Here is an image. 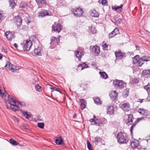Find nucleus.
Instances as JSON below:
<instances>
[{"label":"nucleus","mask_w":150,"mask_h":150,"mask_svg":"<svg viewBox=\"0 0 150 150\" xmlns=\"http://www.w3.org/2000/svg\"><path fill=\"white\" fill-rule=\"evenodd\" d=\"M8 100L6 101V103L10 105L11 106L9 108L13 111L16 112L19 110L20 108L18 105H16V103H18L19 105H20L21 107H23L25 106V104L24 102H21L18 100H14L13 98V97H11L9 95L8 96Z\"/></svg>","instance_id":"1"},{"label":"nucleus","mask_w":150,"mask_h":150,"mask_svg":"<svg viewBox=\"0 0 150 150\" xmlns=\"http://www.w3.org/2000/svg\"><path fill=\"white\" fill-rule=\"evenodd\" d=\"M133 62L137 66L141 67L144 64L143 62H148L150 61V57L143 56L141 58L138 55L135 56L133 58Z\"/></svg>","instance_id":"2"},{"label":"nucleus","mask_w":150,"mask_h":150,"mask_svg":"<svg viewBox=\"0 0 150 150\" xmlns=\"http://www.w3.org/2000/svg\"><path fill=\"white\" fill-rule=\"evenodd\" d=\"M117 142L120 144L125 143L128 141L126 134L121 132L117 133Z\"/></svg>","instance_id":"3"},{"label":"nucleus","mask_w":150,"mask_h":150,"mask_svg":"<svg viewBox=\"0 0 150 150\" xmlns=\"http://www.w3.org/2000/svg\"><path fill=\"white\" fill-rule=\"evenodd\" d=\"M72 13L75 16L80 17L82 16L83 11L80 8H76L71 10Z\"/></svg>","instance_id":"4"},{"label":"nucleus","mask_w":150,"mask_h":150,"mask_svg":"<svg viewBox=\"0 0 150 150\" xmlns=\"http://www.w3.org/2000/svg\"><path fill=\"white\" fill-rule=\"evenodd\" d=\"M22 47L25 51H29L32 45V43L30 40L27 39L25 44H22Z\"/></svg>","instance_id":"5"},{"label":"nucleus","mask_w":150,"mask_h":150,"mask_svg":"<svg viewBox=\"0 0 150 150\" xmlns=\"http://www.w3.org/2000/svg\"><path fill=\"white\" fill-rule=\"evenodd\" d=\"M113 84L119 88H122L126 87V83L123 81L116 79L113 81Z\"/></svg>","instance_id":"6"},{"label":"nucleus","mask_w":150,"mask_h":150,"mask_svg":"<svg viewBox=\"0 0 150 150\" xmlns=\"http://www.w3.org/2000/svg\"><path fill=\"white\" fill-rule=\"evenodd\" d=\"M4 67L6 70L8 69L11 70L12 72L18 69L16 68L17 67L16 66L11 64L9 61L7 62Z\"/></svg>","instance_id":"7"},{"label":"nucleus","mask_w":150,"mask_h":150,"mask_svg":"<svg viewBox=\"0 0 150 150\" xmlns=\"http://www.w3.org/2000/svg\"><path fill=\"white\" fill-rule=\"evenodd\" d=\"M5 34L8 41H11L13 39H14L15 37L14 31H7L5 33Z\"/></svg>","instance_id":"8"},{"label":"nucleus","mask_w":150,"mask_h":150,"mask_svg":"<svg viewBox=\"0 0 150 150\" xmlns=\"http://www.w3.org/2000/svg\"><path fill=\"white\" fill-rule=\"evenodd\" d=\"M14 23L17 25L18 28H20L22 24V19L19 15L15 16L14 19Z\"/></svg>","instance_id":"9"},{"label":"nucleus","mask_w":150,"mask_h":150,"mask_svg":"<svg viewBox=\"0 0 150 150\" xmlns=\"http://www.w3.org/2000/svg\"><path fill=\"white\" fill-rule=\"evenodd\" d=\"M62 28L61 25L58 23L55 25H53L52 26V31H54L58 33H59Z\"/></svg>","instance_id":"10"},{"label":"nucleus","mask_w":150,"mask_h":150,"mask_svg":"<svg viewBox=\"0 0 150 150\" xmlns=\"http://www.w3.org/2000/svg\"><path fill=\"white\" fill-rule=\"evenodd\" d=\"M116 57L117 59H122L125 55V54L122 53L121 51H118L115 52Z\"/></svg>","instance_id":"11"},{"label":"nucleus","mask_w":150,"mask_h":150,"mask_svg":"<svg viewBox=\"0 0 150 150\" xmlns=\"http://www.w3.org/2000/svg\"><path fill=\"white\" fill-rule=\"evenodd\" d=\"M139 145V142L137 140L135 139L131 142V146L132 148H137L138 146Z\"/></svg>","instance_id":"12"},{"label":"nucleus","mask_w":150,"mask_h":150,"mask_svg":"<svg viewBox=\"0 0 150 150\" xmlns=\"http://www.w3.org/2000/svg\"><path fill=\"white\" fill-rule=\"evenodd\" d=\"M42 47H38L37 48H35L34 50V53L36 56H41V50Z\"/></svg>","instance_id":"13"},{"label":"nucleus","mask_w":150,"mask_h":150,"mask_svg":"<svg viewBox=\"0 0 150 150\" xmlns=\"http://www.w3.org/2000/svg\"><path fill=\"white\" fill-rule=\"evenodd\" d=\"M123 110L125 111H129L130 109V105L129 103H125L122 105Z\"/></svg>","instance_id":"14"},{"label":"nucleus","mask_w":150,"mask_h":150,"mask_svg":"<svg viewBox=\"0 0 150 150\" xmlns=\"http://www.w3.org/2000/svg\"><path fill=\"white\" fill-rule=\"evenodd\" d=\"M87 65L85 63L79 64L78 66L77 70L78 71H81L83 69L88 68Z\"/></svg>","instance_id":"15"},{"label":"nucleus","mask_w":150,"mask_h":150,"mask_svg":"<svg viewBox=\"0 0 150 150\" xmlns=\"http://www.w3.org/2000/svg\"><path fill=\"white\" fill-rule=\"evenodd\" d=\"M117 95V93L115 91H111L110 94V97L113 100L116 99Z\"/></svg>","instance_id":"16"},{"label":"nucleus","mask_w":150,"mask_h":150,"mask_svg":"<svg viewBox=\"0 0 150 150\" xmlns=\"http://www.w3.org/2000/svg\"><path fill=\"white\" fill-rule=\"evenodd\" d=\"M75 55L76 57L79 60L82 56L83 55V51L80 52V50L76 51L74 52Z\"/></svg>","instance_id":"17"},{"label":"nucleus","mask_w":150,"mask_h":150,"mask_svg":"<svg viewBox=\"0 0 150 150\" xmlns=\"http://www.w3.org/2000/svg\"><path fill=\"white\" fill-rule=\"evenodd\" d=\"M138 112L141 115H146L148 114V111L143 108H140L138 110Z\"/></svg>","instance_id":"18"},{"label":"nucleus","mask_w":150,"mask_h":150,"mask_svg":"<svg viewBox=\"0 0 150 150\" xmlns=\"http://www.w3.org/2000/svg\"><path fill=\"white\" fill-rule=\"evenodd\" d=\"M90 13L91 16L95 17H98L99 16L98 13L95 10H92L90 11Z\"/></svg>","instance_id":"19"},{"label":"nucleus","mask_w":150,"mask_h":150,"mask_svg":"<svg viewBox=\"0 0 150 150\" xmlns=\"http://www.w3.org/2000/svg\"><path fill=\"white\" fill-rule=\"evenodd\" d=\"M92 51L96 54L98 55L100 52V48L97 45L95 46L92 48Z\"/></svg>","instance_id":"20"},{"label":"nucleus","mask_w":150,"mask_h":150,"mask_svg":"<svg viewBox=\"0 0 150 150\" xmlns=\"http://www.w3.org/2000/svg\"><path fill=\"white\" fill-rule=\"evenodd\" d=\"M114 112L113 107L108 106L107 108V113L109 115H112Z\"/></svg>","instance_id":"21"},{"label":"nucleus","mask_w":150,"mask_h":150,"mask_svg":"<svg viewBox=\"0 0 150 150\" xmlns=\"http://www.w3.org/2000/svg\"><path fill=\"white\" fill-rule=\"evenodd\" d=\"M142 75L148 77L150 76V69L145 70L143 71Z\"/></svg>","instance_id":"22"},{"label":"nucleus","mask_w":150,"mask_h":150,"mask_svg":"<svg viewBox=\"0 0 150 150\" xmlns=\"http://www.w3.org/2000/svg\"><path fill=\"white\" fill-rule=\"evenodd\" d=\"M49 13L47 12H44L42 11H41L38 13V16L39 17H43L45 16H49Z\"/></svg>","instance_id":"23"},{"label":"nucleus","mask_w":150,"mask_h":150,"mask_svg":"<svg viewBox=\"0 0 150 150\" xmlns=\"http://www.w3.org/2000/svg\"><path fill=\"white\" fill-rule=\"evenodd\" d=\"M80 102L81 103V108L82 110H83L86 108V103L85 100L84 99L81 100Z\"/></svg>","instance_id":"24"},{"label":"nucleus","mask_w":150,"mask_h":150,"mask_svg":"<svg viewBox=\"0 0 150 150\" xmlns=\"http://www.w3.org/2000/svg\"><path fill=\"white\" fill-rule=\"evenodd\" d=\"M10 6L11 8H13L16 5V3L15 2V0H8Z\"/></svg>","instance_id":"25"},{"label":"nucleus","mask_w":150,"mask_h":150,"mask_svg":"<svg viewBox=\"0 0 150 150\" xmlns=\"http://www.w3.org/2000/svg\"><path fill=\"white\" fill-rule=\"evenodd\" d=\"M99 74L100 76L104 79H107L108 77V75L105 72L100 71L99 72Z\"/></svg>","instance_id":"26"},{"label":"nucleus","mask_w":150,"mask_h":150,"mask_svg":"<svg viewBox=\"0 0 150 150\" xmlns=\"http://www.w3.org/2000/svg\"><path fill=\"white\" fill-rule=\"evenodd\" d=\"M63 142V140L61 138H57L55 140V143L57 144L61 145Z\"/></svg>","instance_id":"27"},{"label":"nucleus","mask_w":150,"mask_h":150,"mask_svg":"<svg viewBox=\"0 0 150 150\" xmlns=\"http://www.w3.org/2000/svg\"><path fill=\"white\" fill-rule=\"evenodd\" d=\"M22 115L25 117L26 118L28 119L30 117L31 115L30 114H28L27 112H22Z\"/></svg>","instance_id":"28"},{"label":"nucleus","mask_w":150,"mask_h":150,"mask_svg":"<svg viewBox=\"0 0 150 150\" xmlns=\"http://www.w3.org/2000/svg\"><path fill=\"white\" fill-rule=\"evenodd\" d=\"M51 86V87L50 88L51 90V92H53L54 91H57L58 92H59L60 93H62L60 91V89H59L57 88V87H53L52 86V85H50Z\"/></svg>","instance_id":"29"},{"label":"nucleus","mask_w":150,"mask_h":150,"mask_svg":"<svg viewBox=\"0 0 150 150\" xmlns=\"http://www.w3.org/2000/svg\"><path fill=\"white\" fill-rule=\"evenodd\" d=\"M32 121L34 122H37V121H42L43 120L42 118H41V117L39 115L36 118L35 117L34 118V120Z\"/></svg>","instance_id":"30"},{"label":"nucleus","mask_w":150,"mask_h":150,"mask_svg":"<svg viewBox=\"0 0 150 150\" xmlns=\"http://www.w3.org/2000/svg\"><path fill=\"white\" fill-rule=\"evenodd\" d=\"M101 140L102 139L100 137H95L94 139V142L96 144H97V143L100 142Z\"/></svg>","instance_id":"31"},{"label":"nucleus","mask_w":150,"mask_h":150,"mask_svg":"<svg viewBox=\"0 0 150 150\" xmlns=\"http://www.w3.org/2000/svg\"><path fill=\"white\" fill-rule=\"evenodd\" d=\"M10 143L13 145H17L19 144V143L16 141L12 139H10Z\"/></svg>","instance_id":"32"},{"label":"nucleus","mask_w":150,"mask_h":150,"mask_svg":"<svg viewBox=\"0 0 150 150\" xmlns=\"http://www.w3.org/2000/svg\"><path fill=\"white\" fill-rule=\"evenodd\" d=\"M122 6L123 5L122 4H121L120 6H117L114 7H112V9H114L115 11L120 10V11H122Z\"/></svg>","instance_id":"33"},{"label":"nucleus","mask_w":150,"mask_h":150,"mask_svg":"<svg viewBox=\"0 0 150 150\" xmlns=\"http://www.w3.org/2000/svg\"><path fill=\"white\" fill-rule=\"evenodd\" d=\"M94 100L95 103L97 105H100L101 104V101L98 98H94Z\"/></svg>","instance_id":"34"},{"label":"nucleus","mask_w":150,"mask_h":150,"mask_svg":"<svg viewBox=\"0 0 150 150\" xmlns=\"http://www.w3.org/2000/svg\"><path fill=\"white\" fill-rule=\"evenodd\" d=\"M50 40V44L52 45L55 44L56 40V38L55 37L53 36H52Z\"/></svg>","instance_id":"35"},{"label":"nucleus","mask_w":150,"mask_h":150,"mask_svg":"<svg viewBox=\"0 0 150 150\" xmlns=\"http://www.w3.org/2000/svg\"><path fill=\"white\" fill-rule=\"evenodd\" d=\"M134 118L132 115L130 114L128 116V122H133Z\"/></svg>","instance_id":"36"},{"label":"nucleus","mask_w":150,"mask_h":150,"mask_svg":"<svg viewBox=\"0 0 150 150\" xmlns=\"http://www.w3.org/2000/svg\"><path fill=\"white\" fill-rule=\"evenodd\" d=\"M144 89L146 90L148 93L150 92V84L148 83L147 85L145 86L144 87Z\"/></svg>","instance_id":"37"},{"label":"nucleus","mask_w":150,"mask_h":150,"mask_svg":"<svg viewBox=\"0 0 150 150\" xmlns=\"http://www.w3.org/2000/svg\"><path fill=\"white\" fill-rule=\"evenodd\" d=\"M38 127L41 129H43L44 128V122H38Z\"/></svg>","instance_id":"38"},{"label":"nucleus","mask_w":150,"mask_h":150,"mask_svg":"<svg viewBox=\"0 0 150 150\" xmlns=\"http://www.w3.org/2000/svg\"><path fill=\"white\" fill-rule=\"evenodd\" d=\"M87 147L89 150H93L91 145V144L90 142L88 140H87Z\"/></svg>","instance_id":"39"},{"label":"nucleus","mask_w":150,"mask_h":150,"mask_svg":"<svg viewBox=\"0 0 150 150\" xmlns=\"http://www.w3.org/2000/svg\"><path fill=\"white\" fill-rule=\"evenodd\" d=\"M90 31L93 34L95 33H96V30L94 27L91 26V28Z\"/></svg>","instance_id":"40"},{"label":"nucleus","mask_w":150,"mask_h":150,"mask_svg":"<svg viewBox=\"0 0 150 150\" xmlns=\"http://www.w3.org/2000/svg\"><path fill=\"white\" fill-rule=\"evenodd\" d=\"M113 31L114 32V35H116L119 32L118 28H116Z\"/></svg>","instance_id":"41"},{"label":"nucleus","mask_w":150,"mask_h":150,"mask_svg":"<svg viewBox=\"0 0 150 150\" xmlns=\"http://www.w3.org/2000/svg\"><path fill=\"white\" fill-rule=\"evenodd\" d=\"M97 120V119H96V116H94L93 117V118H92V119H91L89 120V121L90 122H95Z\"/></svg>","instance_id":"42"},{"label":"nucleus","mask_w":150,"mask_h":150,"mask_svg":"<svg viewBox=\"0 0 150 150\" xmlns=\"http://www.w3.org/2000/svg\"><path fill=\"white\" fill-rule=\"evenodd\" d=\"M121 19L120 18H119L116 21L115 23L117 25H119L121 24Z\"/></svg>","instance_id":"43"},{"label":"nucleus","mask_w":150,"mask_h":150,"mask_svg":"<svg viewBox=\"0 0 150 150\" xmlns=\"http://www.w3.org/2000/svg\"><path fill=\"white\" fill-rule=\"evenodd\" d=\"M115 35H114V32L112 31L109 34V37L110 38H112Z\"/></svg>","instance_id":"44"},{"label":"nucleus","mask_w":150,"mask_h":150,"mask_svg":"<svg viewBox=\"0 0 150 150\" xmlns=\"http://www.w3.org/2000/svg\"><path fill=\"white\" fill-rule=\"evenodd\" d=\"M102 46L103 47V48L104 49V50H107L108 48V45L106 44H104Z\"/></svg>","instance_id":"45"},{"label":"nucleus","mask_w":150,"mask_h":150,"mask_svg":"<svg viewBox=\"0 0 150 150\" xmlns=\"http://www.w3.org/2000/svg\"><path fill=\"white\" fill-rule=\"evenodd\" d=\"M41 88V87L38 84L35 86V89L36 90L38 91H39V89Z\"/></svg>","instance_id":"46"},{"label":"nucleus","mask_w":150,"mask_h":150,"mask_svg":"<svg viewBox=\"0 0 150 150\" xmlns=\"http://www.w3.org/2000/svg\"><path fill=\"white\" fill-rule=\"evenodd\" d=\"M136 126V124H133L132 125V126L131 127V129H130V132H131V133H132V130L133 129V128L135 127Z\"/></svg>","instance_id":"47"},{"label":"nucleus","mask_w":150,"mask_h":150,"mask_svg":"<svg viewBox=\"0 0 150 150\" xmlns=\"http://www.w3.org/2000/svg\"><path fill=\"white\" fill-rule=\"evenodd\" d=\"M59 37H58L57 38H56V42L55 44L56 45V44H57V45H58L59 43Z\"/></svg>","instance_id":"48"},{"label":"nucleus","mask_w":150,"mask_h":150,"mask_svg":"<svg viewBox=\"0 0 150 150\" xmlns=\"http://www.w3.org/2000/svg\"><path fill=\"white\" fill-rule=\"evenodd\" d=\"M144 117H140L138 118L137 119V122H138L140 121H144Z\"/></svg>","instance_id":"49"},{"label":"nucleus","mask_w":150,"mask_h":150,"mask_svg":"<svg viewBox=\"0 0 150 150\" xmlns=\"http://www.w3.org/2000/svg\"><path fill=\"white\" fill-rule=\"evenodd\" d=\"M28 28V26L24 25L22 26V29L23 30H25Z\"/></svg>","instance_id":"50"},{"label":"nucleus","mask_w":150,"mask_h":150,"mask_svg":"<svg viewBox=\"0 0 150 150\" xmlns=\"http://www.w3.org/2000/svg\"><path fill=\"white\" fill-rule=\"evenodd\" d=\"M107 1L105 0H103L101 1V4L103 5H105L107 4Z\"/></svg>","instance_id":"51"},{"label":"nucleus","mask_w":150,"mask_h":150,"mask_svg":"<svg viewBox=\"0 0 150 150\" xmlns=\"http://www.w3.org/2000/svg\"><path fill=\"white\" fill-rule=\"evenodd\" d=\"M1 51L3 52H4L6 53H7V50L6 49H2Z\"/></svg>","instance_id":"52"},{"label":"nucleus","mask_w":150,"mask_h":150,"mask_svg":"<svg viewBox=\"0 0 150 150\" xmlns=\"http://www.w3.org/2000/svg\"><path fill=\"white\" fill-rule=\"evenodd\" d=\"M14 47L16 49H17L18 50H19V49H18V45L16 43H14Z\"/></svg>","instance_id":"53"},{"label":"nucleus","mask_w":150,"mask_h":150,"mask_svg":"<svg viewBox=\"0 0 150 150\" xmlns=\"http://www.w3.org/2000/svg\"><path fill=\"white\" fill-rule=\"evenodd\" d=\"M38 4H42V1H41V0H35Z\"/></svg>","instance_id":"54"},{"label":"nucleus","mask_w":150,"mask_h":150,"mask_svg":"<svg viewBox=\"0 0 150 150\" xmlns=\"http://www.w3.org/2000/svg\"><path fill=\"white\" fill-rule=\"evenodd\" d=\"M93 124H91V125H97V126H99V123H97V122H93Z\"/></svg>","instance_id":"55"},{"label":"nucleus","mask_w":150,"mask_h":150,"mask_svg":"<svg viewBox=\"0 0 150 150\" xmlns=\"http://www.w3.org/2000/svg\"><path fill=\"white\" fill-rule=\"evenodd\" d=\"M146 100L148 101H150V93L148 95Z\"/></svg>","instance_id":"56"},{"label":"nucleus","mask_w":150,"mask_h":150,"mask_svg":"<svg viewBox=\"0 0 150 150\" xmlns=\"http://www.w3.org/2000/svg\"><path fill=\"white\" fill-rule=\"evenodd\" d=\"M14 119H13V120L15 122H18V121H19L18 120V119L16 118V117H14Z\"/></svg>","instance_id":"57"},{"label":"nucleus","mask_w":150,"mask_h":150,"mask_svg":"<svg viewBox=\"0 0 150 150\" xmlns=\"http://www.w3.org/2000/svg\"><path fill=\"white\" fill-rule=\"evenodd\" d=\"M41 1H43V2H42V4H46V3L45 2V0H41Z\"/></svg>","instance_id":"58"},{"label":"nucleus","mask_w":150,"mask_h":150,"mask_svg":"<svg viewBox=\"0 0 150 150\" xmlns=\"http://www.w3.org/2000/svg\"><path fill=\"white\" fill-rule=\"evenodd\" d=\"M2 16V13H1V12L0 11V20L1 19Z\"/></svg>","instance_id":"59"},{"label":"nucleus","mask_w":150,"mask_h":150,"mask_svg":"<svg viewBox=\"0 0 150 150\" xmlns=\"http://www.w3.org/2000/svg\"><path fill=\"white\" fill-rule=\"evenodd\" d=\"M3 55L2 54H0V59H1L2 58Z\"/></svg>","instance_id":"60"},{"label":"nucleus","mask_w":150,"mask_h":150,"mask_svg":"<svg viewBox=\"0 0 150 150\" xmlns=\"http://www.w3.org/2000/svg\"><path fill=\"white\" fill-rule=\"evenodd\" d=\"M30 22V21H28L27 22V24L28 25H29V23Z\"/></svg>","instance_id":"61"},{"label":"nucleus","mask_w":150,"mask_h":150,"mask_svg":"<svg viewBox=\"0 0 150 150\" xmlns=\"http://www.w3.org/2000/svg\"><path fill=\"white\" fill-rule=\"evenodd\" d=\"M128 94H127V93H126V94H125V96H126V97H127L128 96Z\"/></svg>","instance_id":"62"},{"label":"nucleus","mask_w":150,"mask_h":150,"mask_svg":"<svg viewBox=\"0 0 150 150\" xmlns=\"http://www.w3.org/2000/svg\"><path fill=\"white\" fill-rule=\"evenodd\" d=\"M103 121L104 122L106 121V120L104 118H103Z\"/></svg>","instance_id":"63"},{"label":"nucleus","mask_w":150,"mask_h":150,"mask_svg":"<svg viewBox=\"0 0 150 150\" xmlns=\"http://www.w3.org/2000/svg\"><path fill=\"white\" fill-rule=\"evenodd\" d=\"M144 100V99H142V100H141V101H140V103H142V102H143V100Z\"/></svg>","instance_id":"64"}]
</instances>
